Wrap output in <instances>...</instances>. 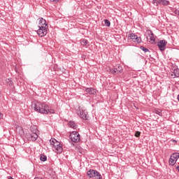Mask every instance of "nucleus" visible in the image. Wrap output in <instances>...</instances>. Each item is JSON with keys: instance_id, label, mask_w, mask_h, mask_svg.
Instances as JSON below:
<instances>
[{"instance_id": "f257e3e1", "label": "nucleus", "mask_w": 179, "mask_h": 179, "mask_svg": "<svg viewBox=\"0 0 179 179\" xmlns=\"http://www.w3.org/2000/svg\"><path fill=\"white\" fill-rule=\"evenodd\" d=\"M31 108L36 113H40L41 114H54L55 110L50 108V106L45 103H43L38 101H34L31 103Z\"/></svg>"}, {"instance_id": "f03ea898", "label": "nucleus", "mask_w": 179, "mask_h": 179, "mask_svg": "<svg viewBox=\"0 0 179 179\" xmlns=\"http://www.w3.org/2000/svg\"><path fill=\"white\" fill-rule=\"evenodd\" d=\"M87 177L92 179H101L103 178V176H101V174H100V172L94 170L90 169L87 172Z\"/></svg>"}, {"instance_id": "7ed1b4c3", "label": "nucleus", "mask_w": 179, "mask_h": 179, "mask_svg": "<svg viewBox=\"0 0 179 179\" xmlns=\"http://www.w3.org/2000/svg\"><path fill=\"white\" fill-rule=\"evenodd\" d=\"M70 138L71 142L78 143V142L80 141V134H79V133H78L77 131H73L70 134Z\"/></svg>"}, {"instance_id": "20e7f679", "label": "nucleus", "mask_w": 179, "mask_h": 179, "mask_svg": "<svg viewBox=\"0 0 179 179\" xmlns=\"http://www.w3.org/2000/svg\"><path fill=\"white\" fill-rule=\"evenodd\" d=\"M38 130L35 129L32 131L31 134H27V138L29 141H32L33 142L37 141V138H38V134H37Z\"/></svg>"}, {"instance_id": "39448f33", "label": "nucleus", "mask_w": 179, "mask_h": 179, "mask_svg": "<svg viewBox=\"0 0 179 179\" xmlns=\"http://www.w3.org/2000/svg\"><path fill=\"white\" fill-rule=\"evenodd\" d=\"M56 153H62V150H63V148H62V144H61V143H59L58 141H57L53 147Z\"/></svg>"}, {"instance_id": "423d86ee", "label": "nucleus", "mask_w": 179, "mask_h": 179, "mask_svg": "<svg viewBox=\"0 0 179 179\" xmlns=\"http://www.w3.org/2000/svg\"><path fill=\"white\" fill-rule=\"evenodd\" d=\"M47 29L45 27H39V29L37 31V34L39 36V37H44L47 34Z\"/></svg>"}, {"instance_id": "0eeeda50", "label": "nucleus", "mask_w": 179, "mask_h": 179, "mask_svg": "<svg viewBox=\"0 0 179 179\" xmlns=\"http://www.w3.org/2000/svg\"><path fill=\"white\" fill-rule=\"evenodd\" d=\"M166 45H167V41L161 40L157 43V46L160 51H164L166 50Z\"/></svg>"}, {"instance_id": "6e6552de", "label": "nucleus", "mask_w": 179, "mask_h": 179, "mask_svg": "<svg viewBox=\"0 0 179 179\" xmlns=\"http://www.w3.org/2000/svg\"><path fill=\"white\" fill-rule=\"evenodd\" d=\"M77 114L80 117V118H82V120H87V112H86V110L79 109L77 111Z\"/></svg>"}, {"instance_id": "1a4fd4ad", "label": "nucleus", "mask_w": 179, "mask_h": 179, "mask_svg": "<svg viewBox=\"0 0 179 179\" xmlns=\"http://www.w3.org/2000/svg\"><path fill=\"white\" fill-rule=\"evenodd\" d=\"M45 27L48 28V24L47 23V21L43 17H41L39 20V25L38 27Z\"/></svg>"}, {"instance_id": "9d476101", "label": "nucleus", "mask_w": 179, "mask_h": 179, "mask_svg": "<svg viewBox=\"0 0 179 179\" xmlns=\"http://www.w3.org/2000/svg\"><path fill=\"white\" fill-rule=\"evenodd\" d=\"M110 72L112 73H121L122 72V67L121 66H118L117 68L110 69Z\"/></svg>"}, {"instance_id": "9b49d317", "label": "nucleus", "mask_w": 179, "mask_h": 179, "mask_svg": "<svg viewBox=\"0 0 179 179\" xmlns=\"http://www.w3.org/2000/svg\"><path fill=\"white\" fill-rule=\"evenodd\" d=\"M150 32V43L151 44H155L156 43V38H155V34L151 30L148 31Z\"/></svg>"}, {"instance_id": "f8f14e48", "label": "nucleus", "mask_w": 179, "mask_h": 179, "mask_svg": "<svg viewBox=\"0 0 179 179\" xmlns=\"http://www.w3.org/2000/svg\"><path fill=\"white\" fill-rule=\"evenodd\" d=\"M171 76H173V78H179V69L178 68H175L172 70Z\"/></svg>"}, {"instance_id": "ddd939ff", "label": "nucleus", "mask_w": 179, "mask_h": 179, "mask_svg": "<svg viewBox=\"0 0 179 179\" xmlns=\"http://www.w3.org/2000/svg\"><path fill=\"white\" fill-rule=\"evenodd\" d=\"M86 93L88 94H96V90L93 87H87L85 89Z\"/></svg>"}, {"instance_id": "4468645a", "label": "nucleus", "mask_w": 179, "mask_h": 179, "mask_svg": "<svg viewBox=\"0 0 179 179\" xmlns=\"http://www.w3.org/2000/svg\"><path fill=\"white\" fill-rule=\"evenodd\" d=\"M137 36L135 34L131 33L128 35V39L132 40L134 43L136 42Z\"/></svg>"}, {"instance_id": "2eb2a0df", "label": "nucleus", "mask_w": 179, "mask_h": 179, "mask_svg": "<svg viewBox=\"0 0 179 179\" xmlns=\"http://www.w3.org/2000/svg\"><path fill=\"white\" fill-rule=\"evenodd\" d=\"M169 163L170 166H174L176 163H177V161L176 159L173 158V155H171Z\"/></svg>"}, {"instance_id": "dca6fc26", "label": "nucleus", "mask_w": 179, "mask_h": 179, "mask_svg": "<svg viewBox=\"0 0 179 179\" xmlns=\"http://www.w3.org/2000/svg\"><path fill=\"white\" fill-rule=\"evenodd\" d=\"M69 125L71 128H73V129H76V128H78V126H76L75 122L70 121L69 122Z\"/></svg>"}, {"instance_id": "f3484780", "label": "nucleus", "mask_w": 179, "mask_h": 179, "mask_svg": "<svg viewBox=\"0 0 179 179\" xmlns=\"http://www.w3.org/2000/svg\"><path fill=\"white\" fill-rule=\"evenodd\" d=\"M171 156L173 157V159H175L177 162V160L179 159V152H174L171 155Z\"/></svg>"}, {"instance_id": "a211bd4d", "label": "nucleus", "mask_w": 179, "mask_h": 179, "mask_svg": "<svg viewBox=\"0 0 179 179\" xmlns=\"http://www.w3.org/2000/svg\"><path fill=\"white\" fill-rule=\"evenodd\" d=\"M40 159L41 162H46L47 161V156L44 155V154H42L41 155Z\"/></svg>"}, {"instance_id": "6ab92c4d", "label": "nucleus", "mask_w": 179, "mask_h": 179, "mask_svg": "<svg viewBox=\"0 0 179 179\" xmlns=\"http://www.w3.org/2000/svg\"><path fill=\"white\" fill-rule=\"evenodd\" d=\"M56 142H57V139H55V138H51L50 140V143L52 148L53 147L54 145H55Z\"/></svg>"}, {"instance_id": "aec40b11", "label": "nucleus", "mask_w": 179, "mask_h": 179, "mask_svg": "<svg viewBox=\"0 0 179 179\" xmlns=\"http://www.w3.org/2000/svg\"><path fill=\"white\" fill-rule=\"evenodd\" d=\"M104 23L106 27H110V26L111 25V22H110V20H104Z\"/></svg>"}, {"instance_id": "412c9836", "label": "nucleus", "mask_w": 179, "mask_h": 179, "mask_svg": "<svg viewBox=\"0 0 179 179\" xmlns=\"http://www.w3.org/2000/svg\"><path fill=\"white\" fill-rule=\"evenodd\" d=\"M16 131H17H17H19V134H20V135H22V134H23V129H22L21 127L17 126V127H16Z\"/></svg>"}, {"instance_id": "4be33fe9", "label": "nucleus", "mask_w": 179, "mask_h": 179, "mask_svg": "<svg viewBox=\"0 0 179 179\" xmlns=\"http://www.w3.org/2000/svg\"><path fill=\"white\" fill-rule=\"evenodd\" d=\"M140 50H142V51H143L144 52H150L149 49H148L143 46H141Z\"/></svg>"}, {"instance_id": "5701e85b", "label": "nucleus", "mask_w": 179, "mask_h": 179, "mask_svg": "<svg viewBox=\"0 0 179 179\" xmlns=\"http://www.w3.org/2000/svg\"><path fill=\"white\" fill-rule=\"evenodd\" d=\"M89 41H87V39H83L81 41V44L82 45H86L87 44H88Z\"/></svg>"}, {"instance_id": "b1692460", "label": "nucleus", "mask_w": 179, "mask_h": 179, "mask_svg": "<svg viewBox=\"0 0 179 179\" xmlns=\"http://www.w3.org/2000/svg\"><path fill=\"white\" fill-rule=\"evenodd\" d=\"M162 5H163L164 6H167V5H169V1L162 0Z\"/></svg>"}, {"instance_id": "393cba45", "label": "nucleus", "mask_w": 179, "mask_h": 179, "mask_svg": "<svg viewBox=\"0 0 179 179\" xmlns=\"http://www.w3.org/2000/svg\"><path fill=\"white\" fill-rule=\"evenodd\" d=\"M136 138H139L141 136V131H136L135 135Z\"/></svg>"}, {"instance_id": "a878e982", "label": "nucleus", "mask_w": 179, "mask_h": 179, "mask_svg": "<svg viewBox=\"0 0 179 179\" xmlns=\"http://www.w3.org/2000/svg\"><path fill=\"white\" fill-rule=\"evenodd\" d=\"M152 3H153V5H155V6H159V4L157 3V0H153Z\"/></svg>"}, {"instance_id": "bb28decb", "label": "nucleus", "mask_w": 179, "mask_h": 179, "mask_svg": "<svg viewBox=\"0 0 179 179\" xmlns=\"http://www.w3.org/2000/svg\"><path fill=\"white\" fill-rule=\"evenodd\" d=\"M136 43H141V41H142V39L141 38V37L137 36V38H136Z\"/></svg>"}, {"instance_id": "cd10ccee", "label": "nucleus", "mask_w": 179, "mask_h": 179, "mask_svg": "<svg viewBox=\"0 0 179 179\" xmlns=\"http://www.w3.org/2000/svg\"><path fill=\"white\" fill-rule=\"evenodd\" d=\"M157 2L158 3V5H162L163 0H157Z\"/></svg>"}, {"instance_id": "c85d7f7f", "label": "nucleus", "mask_w": 179, "mask_h": 179, "mask_svg": "<svg viewBox=\"0 0 179 179\" xmlns=\"http://www.w3.org/2000/svg\"><path fill=\"white\" fill-rule=\"evenodd\" d=\"M156 114H158V115H162V110H157Z\"/></svg>"}, {"instance_id": "c756f323", "label": "nucleus", "mask_w": 179, "mask_h": 179, "mask_svg": "<svg viewBox=\"0 0 179 179\" xmlns=\"http://www.w3.org/2000/svg\"><path fill=\"white\" fill-rule=\"evenodd\" d=\"M174 13H175V15H178V16H179V10H176L174 11Z\"/></svg>"}, {"instance_id": "7c9ffc66", "label": "nucleus", "mask_w": 179, "mask_h": 179, "mask_svg": "<svg viewBox=\"0 0 179 179\" xmlns=\"http://www.w3.org/2000/svg\"><path fill=\"white\" fill-rule=\"evenodd\" d=\"M59 0H52V2H58Z\"/></svg>"}, {"instance_id": "2f4dec72", "label": "nucleus", "mask_w": 179, "mask_h": 179, "mask_svg": "<svg viewBox=\"0 0 179 179\" xmlns=\"http://www.w3.org/2000/svg\"><path fill=\"white\" fill-rule=\"evenodd\" d=\"M173 141V142H175L176 143H177V141H176V140H172Z\"/></svg>"}, {"instance_id": "473e14b6", "label": "nucleus", "mask_w": 179, "mask_h": 179, "mask_svg": "<svg viewBox=\"0 0 179 179\" xmlns=\"http://www.w3.org/2000/svg\"><path fill=\"white\" fill-rule=\"evenodd\" d=\"M0 115H1V113H0Z\"/></svg>"}]
</instances>
